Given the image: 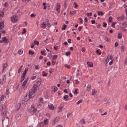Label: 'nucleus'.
Wrapping results in <instances>:
<instances>
[{
    "label": "nucleus",
    "mask_w": 127,
    "mask_h": 127,
    "mask_svg": "<svg viewBox=\"0 0 127 127\" xmlns=\"http://www.w3.org/2000/svg\"><path fill=\"white\" fill-rule=\"evenodd\" d=\"M12 22H17L18 21V16L17 15H13L11 17Z\"/></svg>",
    "instance_id": "obj_1"
},
{
    "label": "nucleus",
    "mask_w": 127,
    "mask_h": 127,
    "mask_svg": "<svg viewBox=\"0 0 127 127\" xmlns=\"http://www.w3.org/2000/svg\"><path fill=\"white\" fill-rule=\"evenodd\" d=\"M34 94H35V92H33V90H31L29 92V97L31 99H32V98H34V96H35V95Z\"/></svg>",
    "instance_id": "obj_2"
},
{
    "label": "nucleus",
    "mask_w": 127,
    "mask_h": 127,
    "mask_svg": "<svg viewBox=\"0 0 127 127\" xmlns=\"http://www.w3.org/2000/svg\"><path fill=\"white\" fill-rule=\"evenodd\" d=\"M60 119V117H57L55 119H53V122L52 123V125H55L56 123H58V121Z\"/></svg>",
    "instance_id": "obj_3"
},
{
    "label": "nucleus",
    "mask_w": 127,
    "mask_h": 127,
    "mask_svg": "<svg viewBox=\"0 0 127 127\" xmlns=\"http://www.w3.org/2000/svg\"><path fill=\"white\" fill-rule=\"evenodd\" d=\"M6 105H1L0 106V111L3 112L4 111H6Z\"/></svg>",
    "instance_id": "obj_4"
},
{
    "label": "nucleus",
    "mask_w": 127,
    "mask_h": 127,
    "mask_svg": "<svg viewBox=\"0 0 127 127\" xmlns=\"http://www.w3.org/2000/svg\"><path fill=\"white\" fill-rule=\"evenodd\" d=\"M61 7V6H60V3H58L56 4V9L57 11L60 13V8Z\"/></svg>",
    "instance_id": "obj_5"
},
{
    "label": "nucleus",
    "mask_w": 127,
    "mask_h": 127,
    "mask_svg": "<svg viewBox=\"0 0 127 127\" xmlns=\"http://www.w3.org/2000/svg\"><path fill=\"white\" fill-rule=\"evenodd\" d=\"M8 39H6V37H4L1 39V40H0V43H6L7 42Z\"/></svg>",
    "instance_id": "obj_6"
},
{
    "label": "nucleus",
    "mask_w": 127,
    "mask_h": 127,
    "mask_svg": "<svg viewBox=\"0 0 127 127\" xmlns=\"http://www.w3.org/2000/svg\"><path fill=\"white\" fill-rule=\"evenodd\" d=\"M41 85V78H38V79L37 80V82H36V87H39V86Z\"/></svg>",
    "instance_id": "obj_7"
},
{
    "label": "nucleus",
    "mask_w": 127,
    "mask_h": 127,
    "mask_svg": "<svg viewBox=\"0 0 127 127\" xmlns=\"http://www.w3.org/2000/svg\"><path fill=\"white\" fill-rule=\"evenodd\" d=\"M28 112L29 113H33V114H35L37 112V109H29Z\"/></svg>",
    "instance_id": "obj_8"
},
{
    "label": "nucleus",
    "mask_w": 127,
    "mask_h": 127,
    "mask_svg": "<svg viewBox=\"0 0 127 127\" xmlns=\"http://www.w3.org/2000/svg\"><path fill=\"white\" fill-rule=\"evenodd\" d=\"M27 83V80H25L22 83V88L24 89L25 90V86H26V84Z\"/></svg>",
    "instance_id": "obj_9"
},
{
    "label": "nucleus",
    "mask_w": 127,
    "mask_h": 127,
    "mask_svg": "<svg viewBox=\"0 0 127 127\" xmlns=\"http://www.w3.org/2000/svg\"><path fill=\"white\" fill-rule=\"evenodd\" d=\"M41 28H46V23L44 22L40 26Z\"/></svg>",
    "instance_id": "obj_10"
},
{
    "label": "nucleus",
    "mask_w": 127,
    "mask_h": 127,
    "mask_svg": "<svg viewBox=\"0 0 127 127\" xmlns=\"http://www.w3.org/2000/svg\"><path fill=\"white\" fill-rule=\"evenodd\" d=\"M118 20H119V21H122V20H124V19H125V16H121L120 17H118L117 18Z\"/></svg>",
    "instance_id": "obj_11"
},
{
    "label": "nucleus",
    "mask_w": 127,
    "mask_h": 127,
    "mask_svg": "<svg viewBox=\"0 0 127 127\" xmlns=\"http://www.w3.org/2000/svg\"><path fill=\"white\" fill-rule=\"evenodd\" d=\"M24 99L26 101V102H27L28 101H29V100H30V99H31L29 96H27V95H26L25 97H24Z\"/></svg>",
    "instance_id": "obj_12"
},
{
    "label": "nucleus",
    "mask_w": 127,
    "mask_h": 127,
    "mask_svg": "<svg viewBox=\"0 0 127 127\" xmlns=\"http://www.w3.org/2000/svg\"><path fill=\"white\" fill-rule=\"evenodd\" d=\"M0 79H1L3 81V82L5 83V81H6V76L5 75H3Z\"/></svg>",
    "instance_id": "obj_13"
},
{
    "label": "nucleus",
    "mask_w": 127,
    "mask_h": 127,
    "mask_svg": "<svg viewBox=\"0 0 127 127\" xmlns=\"http://www.w3.org/2000/svg\"><path fill=\"white\" fill-rule=\"evenodd\" d=\"M1 116L3 118H5V116H6V111H2V113H1Z\"/></svg>",
    "instance_id": "obj_14"
},
{
    "label": "nucleus",
    "mask_w": 127,
    "mask_h": 127,
    "mask_svg": "<svg viewBox=\"0 0 127 127\" xmlns=\"http://www.w3.org/2000/svg\"><path fill=\"white\" fill-rule=\"evenodd\" d=\"M48 108L50 110H52V111H53V110H54V105H53V104L48 105Z\"/></svg>",
    "instance_id": "obj_15"
},
{
    "label": "nucleus",
    "mask_w": 127,
    "mask_h": 127,
    "mask_svg": "<svg viewBox=\"0 0 127 127\" xmlns=\"http://www.w3.org/2000/svg\"><path fill=\"white\" fill-rule=\"evenodd\" d=\"M4 27V24L3 22H0V31L1 29H3Z\"/></svg>",
    "instance_id": "obj_16"
},
{
    "label": "nucleus",
    "mask_w": 127,
    "mask_h": 127,
    "mask_svg": "<svg viewBox=\"0 0 127 127\" xmlns=\"http://www.w3.org/2000/svg\"><path fill=\"white\" fill-rule=\"evenodd\" d=\"M97 14L98 15H100L101 16H103V15H104V12H103V11H98L97 12Z\"/></svg>",
    "instance_id": "obj_17"
},
{
    "label": "nucleus",
    "mask_w": 127,
    "mask_h": 127,
    "mask_svg": "<svg viewBox=\"0 0 127 127\" xmlns=\"http://www.w3.org/2000/svg\"><path fill=\"white\" fill-rule=\"evenodd\" d=\"M104 39L105 41H107V42H110V41H111L110 38L108 37L107 36H105Z\"/></svg>",
    "instance_id": "obj_18"
},
{
    "label": "nucleus",
    "mask_w": 127,
    "mask_h": 127,
    "mask_svg": "<svg viewBox=\"0 0 127 127\" xmlns=\"http://www.w3.org/2000/svg\"><path fill=\"white\" fill-rule=\"evenodd\" d=\"M80 124H81V125H83L84 124H86V122H85V120L84 119H82L80 122H79Z\"/></svg>",
    "instance_id": "obj_19"
},
{
    "label": "nucleus",
    "mask_w": 127,
    "mask_h": 127,
    "mask_svg": "<svg viewBox=\"0 0 127 127\" xmlns=\"http://www.w3.org/2000/svg\"><path fill=\"white\" fill-rule=\"evenodd\" d=\"M52 89L54 92H57V91H58V88H57V87L53 86L52 87Z\"/></svg>",
    "instance_id": "obj_20"
},
{
    "label": "nucleus",
    "mask_w": 127,
    "mask_h": 127,
    "mask_svg": "<svg viewBox=\"0 0 127 127\" xmlns=\"http://www.w3.org/2000/svg\"><path fill=\"white\" fill-rule=\"evenodd\" d=\"M96 93H97V90H96L95 89H92V96H95V95H96Z\"/></svg>",
    "instance_id": "obj_21"
},
{
    "label": "nucleus",
    "mask_w": 127,
    "mask_h": 127,
    "mask_svg": "<svg viewBox=\"0 0 127 127\" xmlns=\"http://www.w3.org/2000/svg\"><path fill=\"white\" fill-rule=\"evenodd\" d=\"M64 100L65 102H67L68 101V95H66L64 96Z\"/></svg>",
    "instance_id": "obj_22"
},
{
    "label": "nucleus",
    "mask_w": 127,
    "mask_h": 127,
    "mask_svg": "<svg viewBox=\"0 0 127 127\" xmlns=\"http://www.w3.org/2000/svg\"><path fill=\"white\" fill-rule=\"evenodd\" d=\"M62 111H63V107H60L59 108V110L58 111V113H61V112H62Z\"/></svg>",
    "instance_id": "obj_23"
},
{
    "label": "nucleus",
    "mask_w": 127,
    "mask_h": 127,
    "mask_svg": "<svg viewBox=\"0 0 127 127\" xmlns=\"http://www.w3.org/2000/svg\"><path fill=\"white\" fill-rule=\"evenodd\" d=\"M7 67V64L5 63L3 64V67L2 69V72H4V70L5 69V68Z\"/></svg>",
    "instance_id": "obj_24"
},
{
    "label": "nucleus",
    "mask_w": 127,
    "mask_h": 127,
    "mask_svg": "<svg viewBox=\"0 0 127 127\" xmlns=\"http://www.w3.org/2000/svg\"><path fill=\"white\" fill-rule=\"evenodd\" d=\"M108 58H109V60H114V57H113V56H112L111 55H109L108 56Z\"/></svg>",
    "instance_id": "obj_25"
},
{
    "label": "nucleus",
    "mask_w": 127,
    "mask_h": 127,
    "mask_svg": "<svg viewBox=\"0 0 127 127\" xmlns=\"http://www.w3.org/2000/svg\"><path fill=\"white\" fill-rule=\"evenodd\" d=\"M31 91H33L34 93H36V91H37V90L36 89V87L35 86H33Z\"/></svg>",
    "instance_id": "obj_26"
},
{
    "label": "nucleus",
    "mask_w": 127,
    "mask_h": 127,
    "mask_svg": "<svg viewBox=\"0 0 127 127\" xmlns=\"http://www.w3.org/2000/svg\"><path fill=\"white\" fill-rule=\"evenodd\" d=\"M123 37V33H119L118 34V38L119 39H122V38Z\"/></svg>",
    "instance_id": "obj_27"
},
{
    "label": "nucleus",
    "mask_w": 127,
    "mask_h": 127,
    "mask_svg": "<svg viewBox=\"0 0 127 127\" xmlns=\"http://www.w3.org/2000/svg\"><path fill=\"white\" fill-rule=\"evenodd\" d=\"M69 13H70V14H71V15H74V14H75L76 13V10L70 11H69Z\"/></svg>",
    "instance_id": "obj_28"
},
{
    "label": "nucleus",
    "mask_w": 127,
    "mask_h": 127,
    "mask_svg": "<svg viewBox=\"0 0 127 127\" xmlns=\"http://www.w3.org/2000/svg\"><path fill=\"white\" fill-rule=\"evenodd\" d=\"M58 58V56L57 55H55L53 57V60H56Z\"/></svg>",
    "instance_id": "obj_29"
},
{
    "label": "nucleus",
    "mask_w": 127,
    "mask_h": 127,
    "mask_svg": "<svg viewBox=\"0 0 127 127\" xmlns=\"http://www.w3.org/2000/svg\"><path fill=\"white\" fill-rule=\"evenodd\" d=\"M122 27H127V23L126 22L123 23Z\"/></svg>",
    "instance_id": "obj_30"
},
{
    "label": "nucleus",
    "mask_w": 127,
    "mask_h": 127,
    "mask_svg": "<svg viewBox=\"0 0 127 127\" xmlns=\"http://www.w3.org/2000/svg\"><path fill=\"white\" fill-rule=\"evenodd\" d=\"M87 65H88V66L89 67H93V64H92V63H90V62H87Z\"/></svg>",
    "instance_id": "obj_31"
},
{
    "label": "nucleus",
    "mask_w": 127,
    "mask_h": 127,
    "mask_svg": "<svg viewBox=\"0 0 127 127\" xmlns=\"http://www.w3.org/2000/svg\"><path fill=\"white\" fill-rule=\"evenodd\" d=\"M22 67H23V66L21 65V66L19 67V69H18V73L19 74H20V72H21V70H22Z\"/></svg>",
    "instance_id": "obj_32"
},
{
    "label": "nucleus",
    "mask_w": 127,
    "mask_h": 127,
    "mask_svg": "<svg viewBox=\"0 0 127 127\" xmlns=\"http://www.w3.org/2000/svg\"><path fill=\"white\" fill-rule=\"evenodd\" d=\"M34 43L35 45H39V42L37 40L34 41Z\"/></svg>",
    "instance_id": "obj_33"
},
{
    "label": "nucleus",
    "mask_w": 127,
    "mask_h": 127,
    "mask_svg": "<svg viewBox=\"0 0 127 127\" xmlns=\"http://www.w3.org/2000/svg\"><path fill=\"white\" fill-rule=\"evenodd\" d=\"M91 85H88L87 87V91H90L91 90Z\"/></svg>",
    "instance_id": "obj_34"
},
{
    "label": "nucleus",
    "mask_w": 127,
    "mask_h": 127,
    "mask_svg": "<svg viewBox=\"0 0 127 127\" xmlns=\"http://www.w3.org/2000/svg\"><path fill=\"white\" fill-rule=\"evenodd\" d=\"M18 53H19V55H21L23 53V51L22 50H19L18 51Z\"/></svg>",
    "instance_id": "obj_35"
},
{
    "label": "nucleus",
    "mask_w": 127,
    "mask_h": 127,
    "mask_svg": "<svg viewBox=\"0 0 127 127\" xmlns=\"http://www.w3.org/2000/svg\"><path fill=\"white\" fill-rule=\"evenodd\" d=\"M66 27H67V25L65 24L64 25L62 28V30H65V29H66Z\"/></svg>",
    "instance_id": "obj_36"
},
{
    "label": "nucleus",
    "mask_w": 127,
    "mask_h": 127,
    "mask_svg": "<svg viewBox=\"0 0 127 127\" xmlns=\"http://www.w3.org/2000/svg\"><path fill=\"white\" fill-rule=\"evenodd\" d=\"M28 71V67H26L23 73L26 74V72Z\"/></svg>",
    "instance_id": "obj_37"
},
{
    "label": "nucleus",
    "mask_w": 127,
    "mask_h": 127,
    "mask_svg": "<svg viewBox=\"0 0 127 127\" xmlns=\"http://www.w3.org/2000/svg\"><path fill=\"white\" fill-rule=\"evenodd\" d=\"M82 102H83V100L81 99V100H79V101L77 102L76 105H79V104L82 103Z\"/></svg>",
    "instance_id": "obj_38"
},
{
    "label": "nucleus",
    "mask_w": 127,
    "mask_h": 127,
    "mask_svg": "<svg viewBox=\"0 0 127 127\" xmlns=\"http://www.w3.org/2000/svg\"><path fill=\"white\" fill-rule=\"evenodd\" d=\"M34 54V52H32V51H29V55H33Z\"/></svg>",
    "instance_id": "obj_39"
},
{
    "label": "nucleus",
    "mask_w": 127,
    "mask_h": 127,
    "mask_svg": "<svg viewBox=\"0 0 127 127\" xmlns=\"http://www.w3.org/2000/svg\"><path fill=\"white\" fill-rule=\"evenodd\" d=\"M73 94H74L75 95H77V94H78V89H75V91L73 92Z\"/></svg>",
    "instance_id": "obj_40"
},
{
    "label": "nucleus",
    "mask_w": 127,
    "mask_h": 127,
    "mask_svg": "<svg viewBox=\"0 0 127 127\" xmlns=\"http://www.w3.org/2000/svg\"><path fill=\"white\" fill-rule=\"evenodd\" d=\"M42 76H43V77H46V76H47V73H46V72H45V71H43Z\"/></svg>",
    "instance_id": "obj_41"
},
{
    "label": "nucleus",
    "mask_w": 127,
    "mask_h": 127,
    "mask_svg": "<svg viewBox=\"0 0 127 127\" xmlns=\"http://www.w3.org/2000/svg\"><path fill=\"white\" fill-rule=\"evenodd\" d=\"M93 14V13H92V12H90V13H87V14H86V15L87 16H92V15Z\"/></svg>",
    "instance_id": "obj_42"
},
{
    "label": "nucleus",
    "mask_w": 127,
    "mask_h": 127,
    "mask_svg": "<svg viewBox=\"0 0 127 127\" xmlns=\"http://www.w3.org/2000/svg\"><path fill=\"white\" fill-rule=\"evenodd\" d=\"M43 5L44 6V9H46V3H43Z\"/></svg>",
    "instance_id": "obj_43"
},
{
    "label": "nucleus",
    "mask_w": 127,
    "mask_h": 127,
    "mask_svg": "<svg viewBox=\"0 0 127 127\" xmlns=\"http://www.w3.org/2000/svg\"><path fill=\"white\" fill-rule=\"evenodd\" d=\"M112 20H113V17L112 16H110L109 18V22H112Z\"/></svg>",
    "instance_id": "obj_44"
},
{
    "label": "nucleus",
    "mask_w": 127,
    "mask_h": 127,
    "mask_svg": "<svg viewBox=\"0 0 127 127\" xmlns=\"http://www.w3.org/2000/svg\"><path fill=\"white\" fill-rule=\"evenodd\" d=\"M96 53L99 54V55H101L102 54V52H100V50H98L96 51Z\"/></svg>",
    "instance_id": "obj_45"
},
{
    "label": "nucleus",
    "mask_w": 127,
    "mask_h": 127,
    "mask_svg": "<svg viewBox=\"0 0 127 127\" xmlns=\"http://www.w3.org/2000/svg\"><path fill=\"white\" fill-rule=\"evenodd\" d=\"M5 82H4L3 81L1 80L0 79V85H3V84H4Z\"/></svg>",
    "instance_id": "obj_46"
},
{
    "label": "nucleus",
    "mask_w": 127,
    "mask_h": 127,
    "mask_svg": "<svg viewBox=\"0 0 127 127\" xmlns=\"http://www.w3.org/2000/svg\"><path fill=\"white\" fill-rule=\"evenodd\" d=\"M48 57H49V58H51V57H52V55L51 53H48Z\"/></svg>",
    "instance_id": "obj_47"
},
{
    "label": "nucleus",
    "mask_w": 127,
    "mask_h": 127,
    "mask_svg": "<svg viewBox=\"0 0 127 127\" xmlns=\"http://www.w3.org/2000/svg\"><path fill=\"white\" fill-rule=\"evenodd\" d=\"M64 66L65 67H66V68H68V69H70L71 68V66H70V65L67 64H65Z\"/></svg>",
    "instance_id": "obj_48"
},
{
    "label": "nucleus",
    "mask_w": 127,
    "mask_h": 127,
    "mask_svg": "<svg viewBox=\"0 0 127 127\" xmlns=\"http://www.w3.org/2000/svg\"><path fill=\"white\" fill-rule=\"evenodd\" d=\"M4 100V96L3 95L0 97V101H3Z\"/></svg>",
    "instance_id": "obj_49"
},
{
    "label": "nucleus",
    "mask_w": 127,
    "mask_h": 127,
    "mask_svg": "<svg viewBox=\"0 0 127 127\" xmlns=\"http://www.w3.org/2000/svg\"><path fill=\"white\" fill-rule=\"evenodd\" d=\"M36 79V76H32L31 77V80H35Z\"/></svg>",
    "instance_id": "obj_50"
},
{
    "label": "nucleus",
    "mask_w": 127,
    "mask_h": 127,
    "mask_svg": "<svg viewBox=\"0 0 127 127\" xmlns=\"http://www.w3.org/2000/svg\"><path fill=\"white\" fill-rule=\"evenodd\" d=\"M55 60H53L52 63L53 64V65H55V64H56V62L55 61H54Z\"/></svg>",
    "instance_id": "obj_51"
},
{
    "label": "nucleus",
    "mask_w": 127,
    "mask_h": 127,
    "mask_svg": "<svg viewBox=\"0 0 127 127\" xmlns=\"http://www.w3.org/2000/svg\"><path fill=\"white\" fill-rule=\"evenodd\" d=\"M121 28L123 31H127V29H126V27H122Z\"/></svg>",
    "instance_id": "obj_52"
},
{
    "label": "nucleus",
    "mask_w": 127,
    "mask_h": 127,
    "mask_svg": "<svg viewBox=\"0 0 127 127\" xmlns=\"http://www.w3.org/2000/svg\"><path fill=\"white\" fill-rule=\"evenodd\" d=\"M44 124L45 125H47V124H48V119H47V120L44 121Z\"/></svg>",
    "instance_id": "obj_53"
},
{
    "label": "nucleus",
    "mask_w": 127,
    "mask_h": 127,
    "mask_svg": "<svg viewBox=\"0 0 127 127\" xmlns=\"http://www.w3.org/2000/svg\"><path fill=\"white\" fill-rule=\"evenodd\" d=\"M20 118V115L18 114V115H17L16 116V119L17 120H18V118Z\"/></svg>",
    "instance_id": "obj_54"
},
{
    "label": "nucleus",
    "mask_w": 127,
    "mask_h": 127,
    "mask_svg": "<svg viewBox=\"0 0 127 127\" xmlns=\"http://www.w3.org/2000/svg\"><path fill=\"white\" fill-rule=\"evenodd\" d=\"M107 23H106L105 22H103V27H107Z\"/></svg>",
    "instance_id": "obj_55"
},
{
    "label": "nucleus",
    "mask_w": 127,
    "mask_h": 127,
    "mask_svg": "<svg viewBox=\"0 0 127 127\" xmlns=\"http://www.w3.org/2000/svg\"><path fill=\"white\" fill-rule=\"evenodd\" d=\"M91 23L92 24H95V23H96V21L95 20H92Z\"/></svg>",
    "instance_id": "obj_56"
},
{
    "label": "nucleus",
    "mask_w": 127,
    "mask_h": 127,
    "mask_svg": "<svg viewBox=\"0 0 127 127\" xmlns=\"http://www.w3.org/2000/svg\"><path fill=\"white\" fill-rule=\"evenodd\" d=\"M119 46V43L118 42H116L115 44V47H118Z\"/></svg>",
    "instance_id": "obj_57"
},
{
    "label": "nucleus",
    "mask_w": 127,
    "mask_h": 127,
    "mask_svg": "<svg viewBox=\"0 0 127 127\" xmlns=\"http://www.w3.org/2000/svg\"><path fill=\"white\" fill-rule=\"evenodd\" d=\"M65 55L66 56H69V55H70V52H66Z\"/></svg>",
    "instance_id": "obj_58"
},
{
    "label": "nucleus",
    "mask_w": 127,
    "mask_h": 127,
    "mask_svg": "<svg viewBox=\"0 0 127 127\" xmlns=\"http://www.w3.org/2000/svg\"><path fill=\"white\" fill-rule=\"evenodd\" d=\"M29 0H22V1H23V2H25V3H27Z\"/></svg>",
    "instance_id": "obj_59"
},
{
    "label": "nucleus",
    "mask_w": 127,
    "mask_h": 127,
    "mask_svg": "<svg viewBox=\"0 0 127 127\" xmlns=\"http://www.w3.org/2000/svg\"><path fill=\"white\" fill-rule=\"evenodd\" d=\"M121 50L122 51H125V50L124 49V46H122L121 47Z\"/></svg>",
    "instance_id": "obj_60"
},
{
    "label": "nucleus",
    "mask_w": 127,
    "mask_h": 127,
    "mask_svg": "<svg viewBox=\"0 0 127 127\" xmlns=\"http://www.w3.org/2000/svg\"><path fill=\"white\" fill-rule=\"evenodd\" d=\"M81 51L82 52H85V51H86V49H85V48H82L81 49Z\"/></svg>",
    "instance_id": "obj_61"
},
{
    "label": "nucleus",
    "mask_w": 127,
    "mask_h": 127,
    "mask_svg": "<svg viewBox=\"0 0 127 127\" xmlns=\"http://www.w3.org/2000/svg\"><path fill=\"white\" fill-rule=\"evenodd\" d=\"M6 95H9V90H6Z\"/></svg>",
    "instance_id": "obj_62"
},
{
    "label": "nucleus",
    "mask_w": 127,
    "mask_h": 127,
    "mask_svg": "<svg viewBox=\"0 0 127 127\" xmlns=\"http://www.w3.org/2000/svg\"><path fill=\"white\" fill-rule=\"evenodd\" d=\"M40 102L43 104V98H40Z\"/></svg>",
    "instance_id": "obj_63"
},
{
    "label": "nucleus",
    "mask_w": 127,
    "mask_h": 127,
    "mask_svg": "<svg viewBox=\"0 0 127 127\" xmlns=\"http://www.w3.org/2000/svg\"><path fill=\"white\" fill-rule=\"evenodd\" d=\"M47 66H50V65H51V63H50V62H48L47 63Z\"/></svg>",
    "instance_id": "obj_64"
}]
</instances>
